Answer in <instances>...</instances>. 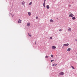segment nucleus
Wrapping results in <instances>:
<instances>
[{
  "label": "nucleus",
  "instance_id": "1",
  "mask_svg": "<svg viewBox=\"0 0 77 77\" xmlns=\"http://www.w3.org/2000/svg\"><path fill=\"white\" fill-rule=\"evenodd\" d=\"M63 74H64V73H63V72H61L59 74V75H63Z\"/></svg>",
  "mask_w": 77,
  "mask_h": 77
},
{
  "label": "nucleus",
  "instance_id": "2",
  "mask_svg": "<svg viewBox=\"0 0 77 77\" xmlns=\"http://www.w3.org/2000/svg\"><path fill=\"white\" fill-rule=\"evenodd\" d=\"M68 45H69V44L68 43L63 44V46H68Z\"/></svg>",
  "mask_w": 77,
  "mask_h": 77
},
{
  "label": "nucleus",
  "instance_id": "3",
  "mask_svg": "<svg viewBox=\"0 0 77 77\" xmlns=\"http://www.w3.org/2000/svg\"><path fill=\"white\" fill-rule=\"evenodd\" d=\"M18 23H21V20H20V19H19V20L18 21Z\"/></svg>",
  "mask_w": 77,
  "mask_h": 77
},
{
  "label": "nucleus",
  "instance_id": "4",
  "mask_svg": "<svg viewBox=\"0 0 77 77\" xmlns=\"http://www.w3.org/2000/svg\"><path fill=\"white\" fill-rule=\"evenodd\" d=\"M72 14H71L69 15V17H72L73 16H72Z\"/></svg>",
  "mask_w": 77,
  "mask_h": 77
},
{
  "label": "nucleus",
  "instance_id": "5",
  "mask_svg": "<svg viewBox=\"0 0 77 77\" xmlns=\"http://www.w3.org/2000/svg\"><path fill=\"white\" fill-rule=\"evenodd\" d=\"M46 8L48 9L49 8H50V6L48 5H47Z\"/></svg>",
  "mask_w": 77,
  "mask_h": 77
},
{
  "label": "nucleus",
  "instance_id": "6",
  "mask_svg": "<svg viewBox=\"0 0 77 77\" xmlns=\"http://www.w3.org/2000/svg\"><path fill=\"white\" fill-rule=\"evenodd\" d=\"M56 48V46H53L52 47V49H55Z\"/></svg>",
  "mask_w": 77,
  "mask_h": 77
},
{
  "label": "nucleus",
  "instance_id": "7",
  "mask_svg": "<svg viewBox=\"0 0 77 77\" xmlns=\"http://www.w3.org/2000/svg\"><path fill=\"white\" fill-rule=\"evenodd\" d=\"M50 22H51L52 23H53V22H54V21L52 19H51L50 20Z\"/></svg>",
  "mask_w": 77,
  "mask_h": 77
},
{
  "label": "nucleus",
  "instance_id": "8",
  "mask_svg": "<svg viewBox=\"0 0 77 77\" xmlns=\"http://www.w3.org/2000/svg\"><path fill=\"white\" fill-rule=\"evenodd\" d=\"M30 23H27V26H28V27H29V26H30Z\"/></svg>",
  "mask_w": 77,
  "mask_h": 77
},
{
  "label": "nucleus",
  "instance_id": "9",
  "mask_svg": "<svg viewBox=\"0 0 77 77\" xmlns=\"http://www.w3.org/2000/svg\"><path fill=\"white\" fill-rule=\"evenodd\" d=\"M28 14L29 16H30L31 15V13H30V12H28Z\"/></svg>",
  "mask_w": 77,
  "mask_h": 77
},
{
  "label": "nucleus",
  "instance_id": "10",
  "mask_svg": "<svg viewBox=\"0 0 77 77\" xmlns=\"http://www.w3.org/2000/svg\"><path fill=\"white\" fill-rule=\"evenodd\" d=\"M25 4V2H24V1H23V2H22V5H24V4Z\"/></svg>",
  "mask_w": 77,
  "mask_h": 77
},
{
  "label": "nucleus",
  "instance_id": "11",
  "mask_svg": "<svg viewBox=\"0 0 77 77\" xmlns=\"http://www.w3.org/2000/svg\"><path fill=\"white\" fill-rule=\"evenodd\" d=\"M71 50V48H69L67 49V51H69Z\"/></svg>",
  "mask_w": 77,
  "mask_h": 77
},
{
  "label": "nucleus",
  "instance_id": "12",
  "mask_svg": "<svg viewBox=\"0 0 77 77\" xmlns=\"http://www.w3.org/2000/svg\"><path fill=\"white\" fill-rule=\"evenodd\" d=\"M72 19L73 20H75V17H72Z\"/></svg>",
  "mask_w": 77,
  "mask_h": 77
},
{
  "label": "nucleus",
  "instance_id": "13",
  "mask_svg": "<svg viewBox=\"0 0 77 77\" xmlns=\"http://www.w3.org/2000/svg\"><path fill=\"white\" fill-rule=\"evenodd\" d=\"M32 3V2H30L29 4V5H31Z\"/></svg>",
  "mask_w": 77,
  "mask_h": 77
},
{
  "label": "nucleus",
  "instance_id": "14",
  "mask_svg": "<svg viewBox=\"0 0 77 77\" xmlns=\"http://www.w3.org/2000/svg\"><path fill=\"white\" fill-rule=\"evenodd\" d=\"M45 3H43V6H44V8H45Z\"/></svg>",
  "mask_w": 77,
  "mask_h": 77
},
{
  "label": "nucleus",
  "instance_id": "15",
  "mask_svg": "<svg viewBox=\"0 0 77 77\" xmlns=\"http://www.w3.org/2000/svg\"><path fill=\"white\" fill-rule=\"evenodd\" d=\"M68 31H71V29L69 28L68 29Z\"/></svg>",
  "mask_w": 77,
  "mask_h": 77
},
{
  "label": "nucleus",
  "instance_id": "16",
  "mask_svg": "<svg viewBox=\"0 0 77 77\" xmlns=\"http://www.w3.org/2000/svg\"><path fill=\"white\" fill-rule=\"evenodd\" d=\"M71 67H72V69H75V68H74V67H73V66H71Z\"/></svg>",
  "mask_w": 77,
  "mask_h": 77
},
{
  "label": "nucleus",
  "instance_id": "17",
  "mask_svg": "<svg viewBox=\"0 0 77 77\" xmlns=\"http://www.w3.org/2000/svg\"><path fill=\"white\" fill-rule=\"evenodd\" d=\"M51 57H52V58L53 57V55H52V54L51 55Z\"/></svg>",
  "mask_w": 77,
  "mask_h": 77
},
{
  "label": "nucleus",
  "instance_id": "18",
  "mask_svg": "<svg viewBox=\"0 0 77 77\" xmlns=\"http://www.w3.org/2000/svg\"><path fill=\"white\" fill-rule=\"evenodd\" d=\"M45 58H48V56H46L45 57Z\"/></svg>",
  "mask_w": 77,
  "mask_h": 77
},
{
  "label": "nucleus",
  "instance_id": "19",
  "mask_svg": "<svg viewBox=\"0 0 77 77\" xmlns=\"http://www.w3.org/2000/svg\"><path fill=\"white\" fill-rule=\"evenodd\" d=\"M60 32H61V31H62V30L61 29H59V30Z\"/></svg>",
  "mask_w": 77,
  "mask_h": 77
},
{
  "label": "nucleus",
  "instance_id": "20",
  "mask_svg": "<svg viewBox=\"0 0 77 77\" xmlns=\"http://www.w3.org/2000/svg\"><path fill=\"white\" fill-rule=\"evenodd\" d=\"M50 39H53V38H52V37H51L50 38Z\"/></svg>",
  "mask_w": 77,
  "mask_h": 77
},
{
  "label": "nucleus",
  "instance_id": "21",
  "mask_svg": "<svg viewBox=\"0 0 77 77\" xmlns=\"http://www.w3.org/2000/svg\"><path fill=\"white\" fill-rule=\"evenodd\" d=\"M44 3H45V1H46V0H44Z\"/></svg>",
  "mask_w": 77,
  "mask_h": 77
},
{
  "label": "nucleus",
  "instance_id": "22",
  "mask_svg": "<svg viewBox=\"0 0 77 77\" xmlns=\"http://www.w3.org/2000/svg\"><path fill=\"white\" fill-rule=\"evenodd\" d=\"M52 66H55V64H54L52 65Z\"/></svg>",
  "mask_w": 77,
  "mask_h": 77
},
{
  "label": "nucleus",
  "instance_id": "23",
  "mask_svg": "<svg viewBox=\"0 0 77 77\" xmlns=\"http://www.w3.org/2000/svg\"><path fill=\"white\" fill-rule=\"evenodd\" d=\"M38 17H36V19H38Z\"/></svg>",
  "mask_w": 77,
  "mask_h": 77
},
{
  "label": "nucleus",
  "instance_id": "24",
  "mask_svg": "<svg viewBox=\"0 0 77 77\" xmlns=\"http://www.w3.org/2000/svg\"><path fill=\"white\" fill-rule=\"evenodd\" d=\"M71 5H68V6H69V7H71Z\"/></svg>",
  "mask_w": 77,
  "mask_h": 77
},
{
  "label": "nucleus",
  "instance_id": "25",
  "mask_svg": "<svg viewBox=\"0 0 77 77\" xmlns=\"http://www.w3.org/2000/svg\"><path fill=\"white\" fill-rule=\"evenodd\" d=\"M53 61H54V60H52L51 61V62H53Z\"/></svg>",
  "mask_w": 77,
  "mask_h": 77
},
{
  "label": "nucleus",
  "instance_id": "26",
  "mask_svg": "<svg viewBox=\"0 0 77 77\" xmlns=\"http://www.w3.org/2000/svg\"><path fill=\"white\" fill-rule=\"evenodd\" d=\"M29 36H32V35H29Z\"/></svg>",
  "mask_w": 77,
  "mask_h": 77
},
{
  "label": "nucleus",
  "instance_id": "27",
  "mask_svg": "<svg viewBox=\"0 0 77 77\" xmlns=\"http://www.w3.org/2000/svg\"><path fill=\"white\" fill-rule=\"evenodd\" d=\"M36 43V42L35 41V45Z\"/></svg>",
  "mask_w": 77,
  "mask_h": 77
},
{
  "label": "nucleus",
  "instance_id": "28",
  "mask_svg": "<svg viewBox=\"0 0 77 77\" xmlns=\"http://www.w3.org/2000/svg\"><path fill=\"white\" fill-rule=\"evenodd\" d=\"M72 16H74V15L73 14H72Z\"/></svg>",
  "mask_w": 77,
  "mask_h": 77
},
{
  "label": "nucleus",
  "instance_id": "29",
  "mask_svg": "<svg viewBox=\"0 0 77 77\" xmlns=\"http://www.w3.org/2000/svg\"><path fill=\"white\" fill-rule=\"evenodd\" d=\"M75 41H77V39H75Z\"/></svg>",
  "mask_w": 77,
  "mask_h": 77
},
{
  "label": "nucleus",
  "instance_id": "30",
  "mask_svg": "<svg viewBox=\"0 0 77 77\" xmlns=\"http://www.w3.org/2000/svg\"><path fill=\"white\" fill-rule=\"evenodd\" d=\"M56 65H57V64H56L55 65V66H56Z\"/></svg>",
  "mask_w": 77,
  "mask_h": 77
},
{
  "label": "nucleus",
  "instance_id": "31",
  "mask_svg": "<svg viewBox=\"0 0 77 77\" xmlns=\"http://www.w3.org/2000/svg\"><path fill=\"white\" fill-rule=\"evenodd\" d=\"M28 35H29V33H28Z\"/></svg>",
  "mask_w": 77,
  "mask_h": 77
},
{
  "label": "nucleus",
  "instance_id": "32",
  "mask_svg": "<svg viewBox=\"0 0 77 77\" xmlns=\"http://www.w3.org/2000/svg\"><path fill=\"white\" fill-rule=\"evenodd\" d=\"M14 15H13V16H14Z\"/></svg>",
  "mask_w": 77,
  "mask_h": 77
},
{
  "label": "nucleus",
  "instance_id": "33",
  "mask_svg": "<svg viewBox=\"0 0 77 77\" xmlns=\"http://www.w3.org/2000/svg\"><path fill=\"white\" fill-rule=\"evenodd\" d=\"M57 19H58V18H57Z\"/></svg>",
  "mask_w": 77,
  "mask_h": 77
}]
</instances>
